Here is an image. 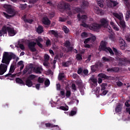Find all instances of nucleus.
Segmentation results:
<instances>
[{
  "mask_svg": "<svg viewBox=\"0 0 130 130\" xmlns=\"http://www.w3.org/2000/svg\"><path fill=\"white\" fill-rule=\"evenodd\" d=\"M11 59H16V55L12 52H4L2 63L0 64V76L4 75L8 71V67Z\"/></svg>",
  "mask_w": 130,
  "mask_h": 130,
  "instance_id": "f257e3e1",
  "label": "nucleus"
},
{
  "mask_svg": "<svg viewBox=\"0 0 130 130\" xmlns=\"http://www.w3.org/2000/svg\"><path fill=\"white\" fill-rule=\"evenodd\" d=\"M3 7L5 9H6V11L8 14L12 15H10L5 12H4L3 15L4 17H5L7 19H10V18L14 17L15 15H16V12L15 11V10L12 8V6L10 5L5 4L4 5Z\"/></svg>",
  "mask_w": 130,
  "mask_h": 130,
  "instance_id": "f03ea898",
  "label": "nucleus"
},
{
  "mask_svg": "<svg viewBox=\"0 0 130 130\" xmlns=\"http://www.w3.org/2000/svg\"><path fill=\"white\" fill-rule=\"evenodd\" d=\"M16 66L17 62H14L11 64L9 72L8 74L5 76V78H7V77H8L9 78H15L17 76V74H14V73H15V70L17 69V67H16Z\"/></svg>",
  "mask_w": 130,
  "mask_h": 130,
  "instance_id": "7ed1b4c3",
  "label": "nucleus"
},
{
  "mask_svg": "<svg viewBox=\"0 0 130 130\" xmlns=\"http://www.w3.org/2000/svg\"><path fill=\"white\" fill-rule=\"evenodd\" d=\"M28 49H29L30 51L31 52H35V51H37V49L35 46H36V43L34 42H29L27 45Z\"/></svg>",
  "mask_w": 130,
  "mask_h": 130,
  "instance_id": "20e7f679",
  "label": "nucleus"
},
{
  "mask_svg": "<svg viewBox=\"0 0 130 130\" xmlns=\"http://www.w3.org/2000/svg\"><path fill=\"white\" fill-rule=\"evenodd\" d=\"M100 28H101V25L96 23H92L89 26L90 30H92V31H96V30H98Z\"/></svg>",
  "mask_w": 130,
  "mask_h": 130,
  "instance_id": "39448f33",
  "label": "nucleus"
},
{
  "mask_svg": "<svg viewBox=\"0 0 130 130\" xmlns=\"http://www.w3.org/2000/svg\"><path fill=\"white\" fill-rule=\"evenodd\" d=\"M7 32L9 36H15V35L17 34L16 30H15L13 27L8 26Z\"/></svg>",
  "mask_w": 130,
  "mask_h": 130,
  "instance_id": "423d86ee",
  "label": "nucleus"
},
{
  "mask_svg": "<svg viewBox=\"0 0 130 130\" xmlns=\"http://www.w3.org/2000/svg\"><path fill=\"white\" fill-rule=\"evenodd\" d=\"M113 16H114V17H115V18H115V20L116 23H117V22H119L120 21H121V20L123 19L122 14H119L117 13H113Z\"/></svg>",
  "mask_w": 130,
  "mask_h": 130,
  "instance_id": "0eeeda50",
  "label": "nucleus"
},
{
  "mask_svg": "<svg viewBox=\"0 0 130 130\" xmlns=\"http://www.w3.org/2000/svg\"><path fill=\"white\" fill-rule=\"evenodd\" d=\"M118 40L121 49H122V50H124L125 48V41H124L122 38H118Z\"/></svg>",
  "mask_w": 130,
  "mask_h": 130,
  "instance_id": "6e6552de",
  "label": "nucleus"
},
{
  "mask_svg": "<svg viewBox=\"0 0 130 130\" xmlns=\"http://www.w3.org/2000/svg\"><path fill=\"white\" fill-rule=\"evenodd\" d=\"M108 24H109V22L107 19L102 18L101 19V26H103L105 28H107Z\"/></svg>",
  "mask_w": 130,
  "mask_h": 130,
  "instance_id": "1a4fd4ad",
  "label": "nucleus"
},
{
  "mask_svg": "<svg viewBox=\"0 0 130 130\" xmlns=\"http://www.w3.org/2000/svg\"><path fill=\"white\" fill-rule=\"evenodd\" d=\"M78 21H81L82 23H86L87 22V15H82L81 16V14L79 13L77 15Z\"/></svg>",
  "mask_w": 130,
  "mask_h": 130,
  "instance_id": "9d476101",
  "label": "nucleus"
},
{
  "mask_svg": "<svg viewBox=\"0 0 130 130\" xmlns=\"http://www.w3.org/2000/svg\"><path fill=\"white\" fill-rule=\"evenodd\" d=\"M107 42L106 41H102L101 42V46H100V49L103 51H105L108 47L107 46Z\"/></svg>",
  "mask_w": 130,
  "mask_h": 130,
  "instance_id": "9b49d317",
  "label": "nucleus"
},
{
  "mask_svg": "<svg viewBox=\"0 0 130 130\" xmlns=\"http://www.w3.org/2000/svg\"><path fill=\"white\" fill-rule=\"evenodd\" d=\"M117 24H118L120 28L123 30L124 29H125V27H126L125 25V21H124L123 19L120 20V21H117Z\"/></svg>",
  "mask_w": 130,
  "mask_h": 130,
  "instance_id": "f8f14e48",
  "label": "nucleus"
},
{
  "mask_svg": "<svg viewBox=\"0 0 130 130\" xmlns=\"http://www.w3.org/2000/svg\"><path fill=\"white\" fill-rule=\"evenodd\" d=\"M33 71L36 74H42V71H43V69H42V67H34L33 69Z\"/></svg>",
  "mask_w": 130,
  "mask_h": 130,
  "instance_id": "ddd939ff",
  "label": "nucleus"
},
{
  "mask_svg": "<svg viewBox=\"0 0 130 130\" xmlns=\"http://www.w3.org/2000/svg\"><path fill=\"white\" fill-rule=\"evenodd\" d=\"M42 23L44 25H47V26H49L51 24V21L47 17H44L42 19Z\"/></svg>",
  "mask_w": 130,
  "mask_h": 130,
  "instance_id": "4468645a",
  "label": "nucleus"
},
{
  "mask_svg": "<svg viewBox=\"0 0 130 130\" xmlns=\"http://www.w3.org/2000/svg\"><path fill=\"white\" fill-rule=\"evenodd\" d=\"M119 71V68L117 67H114L112 68H108L107 70V72H110V73H117Z\"/></svg>",
  "mask_w": 130,
  "mask_h": 130,
  "instance_id": "2eb2a0df",
  "label": "nucleus"
},
{
  "mask_svg": "<svg viewBox=\"0 0 130 130\" xmlns=\"http://www.w3.org/2000/svg\"><path fill=\"white\" fill-rule=\"evenodd\" d=\"M88 7H89V3L87 1H83L81 5V8L85 10V9H87Z\"/></svg>",
  "mask_w": 130,
  "mask_h": 130,
  "instance_id": "dca6fc26",
  "label": "nucleus"
},
{
  "mask_svg": "<svg viewBox=\"0 0 130 130\" xmlns=\"http://www.w3.org/2000/svg\"><path fill=\"white\" fill-rule=\"evenodd\" d=\"M98 77L102 79H104L105 80H109V79H110V76H108L103 73L99 74Z\"/></svg>",
  "mask_w": 130,
  "mask_h": 130,
  "instance_id": "f3484780",
  "label": "nucleus"
},
{
  "mask_svg": "<svg viewBox=\"0 0 130 130\" xmlns=\"http://www.w3.org/2000/svg\"><path fill=\"white\" fill-rule=\"evenodd\" d=\"M49 33L53 35L55 38H58V32L57 30H51L49 31Z\"/></svg>",
  "mask_w": 130,
  "mask_h": 130,
  "instance_id": "a211bd4d",
  "label": "nucleus"
},
{
  "mask_svg": "<svg viewBox=\"0 0 130 130\" xmlns=\"http://www.w3.org/2000/svg\"><path fill=\"white\" fill-rule=\"evenodd\" d=\"M15 81L17 84H20L21 85H23V86H25V82H24V81H23V80H22V79L19 77H17L16 78Z\"/></svg>",
  "mask_w": 130,
  "mask_h": 130,
  "instance_id": "6ab92c4d",
  "label": "nucleus"
},
{
  "mask_svg": "<svg viewBox=\"0 0 130 130\" xmlns=\"http://www.w3.org/2000/svg\"><path fill=\"white\" fill-rule=\"evenodd\" d=\"M125 5V7L126 10L130 9V1L129 0H123Z\"/></svg>",
  "mask_w": 130,
  "mask_h": 130,
  "instance_id": "aec40b11",
  "label": "nucleus"
},
{
  "mask_svg": "<svg viewBox=\"0 0 130 130\" xmlns=\"http://www.w3.org/2000/svg\"><path fill=\"white\" fill-rule=\"evenodd\" d=\"M77 111H78V109H77V107H74L73 110L69 113V116H74V115H76L77 114Z\"/></svg>",
  "mask_w": 130,
  "mask_h": 130,
  "instance_id": "412c9836",
  "label": "nucleus"
},
{
  "mask_svg": "<svg viewBox=\"0 0 130 130\" xmlns=\"http://www.w3.org/2000/svg\"><path fill=\"white\" fill-rule=\"evenodd\" d=\"M25 85L28 87H32V86H33V82L30 79L27 78L25 81Z\"/></svg>",
  "mask_w": 130,
  "mask_h": 130,
  "instance_id": "4be33fe9",
  "label": "nucleus"
},
{
  "mask_svg": "<svg viewBox=\"0 0 130 130\" xmlns=\"http://www.w3.org/2000/svg\"><path fill=\"white\" fill-rule=\"evenodd\" d=\"M62 8L66 11H71V5H70L69 4L65 3L63 6Z\"/></svg>",
  "mask_w": 130,
  "mask_h": 130,
  "instance_id": "5701e85b",
  "label": "nucleus"
},
{
  "mask_svg": "<svg viewBox=\"0 0 130 130\" xmlns=\"http://www.w3.org/2000/svg\"><path fill=\"white\" fill-rule=\"evenodd\" d=\"M121 110H122V106L120 104L115 108V112L118 113V112H121Z\"/></svg>",
  "mask_w": 130,
  "mask_h": 130,
  "instance_id": "b1692460",
  "label": "nucleus"
},
{
  "mask_svg": "<svg viewBox=\"0 0 130 130\" xmlns=\"http://www.w3.org/2000/svg\"><path fill=\"white\" fill-rule=\"evenodd\" d=\"M22 19L24 23H28L29 24H32V23H33L32 19H28L26 18V16L25 15L23 17H22Z\"/></svg>",
  "mask_w": 130,
  "mask_h": 130,
  "instance_id": "393cba45",
  "label": "nucleus"
},
{
  "mask_svg": "<svg viewBox=\"0 0 130 130\" xmlns=\"http://www.w3.org/2000/svg\"><path fill=\"white\" fill-rule=\"evenodd\" d=\"M113 51L115 53V55H119L120 56L121 54H122V53H121V51L118 50L117 49L113 47Z\"/></svg>",
  "mask_w": 130,
  "mask_h": 130,
  "instance_id": "a878e982",
  "label": "nucleus"
},
{
  "mask_svg": "<svg viewBox=\"0 0 130 130\" xmlns=\"http://www.w3.org/2000/svg\"><path fill=\"white\" fill-rule=\"evenodd\" d=\"M110 25L113 27V29L115 30L116 31H119V28L116 25L114 22L113 21H111L110 23Z\"/></svg>",
  "mask_w": 130,
  "mask_h": 130,
  "instance_id": "bb28decb",
  "label": "nucleus"
},
{
  "mask_svg": "<svg viewBox=\"0 0 130 130\" xmlns=\"http://www.w3.org/2000/svg\"><path fill=\"white\" fill-rule=\"evenodd\" d=\"M45 125H46V127H58V125H54L50 123H46L45 124Z\"/></svg>",
  "mask_w": 130,
  "mask_h": 130,
  "instance_id": "cd10ccee",
  "label": "nucleus"
},
{
  "mask_svg": "<svg viewBox=\"0 0 130 130\" xmlns=\"http://www.w3.org/2000/svg\"><path fill=\"white\" fill-rule=\"evenodd\" d=\"M65 78L64 73H59L58 76V81H61Z\"/></svg>",
  "mask_w": 130,
  "mask_h": 130,
  "instance_id": "c85d7f7f",
  "label": "nucleus"
},
{
  "mask_svg": "<svg viewBox=\"0 0 130 130\" xmlns=\"http://www.w3.org/2000/svg\"><path fill=\"white\" fill-rule=\"evenodd\" d=\"M1 31H2V32H3L4 35H5V34H7L8 32V26L4 25L2 27Z\"/></svg>",
  "mask_w": 130,
  "mask_h": 130,
  "instance_id": "c756f323",
  "label": "nucleus"
},
{
  "mask_svg": "<svg viewBox=\"0 0 130 130\" xmlns=\"http://www.w3.org/2000/svg\"><path fill=\"white\" fill-rule=\"evenodd\" d=\"M104 51H105L106 52H109V53H110V54H112V55H114V53L113 52V51L110 47H108L107 49L105 50Z\"/></svg>",
  "mask_w": 130,
  "mask_h": 130,
  "instance_id": "7c9ffc66",
  "label": "nucleus"
},
{
  "mask_svg": "<svg viewBox=\"0 0 130 130\" xmlns=\"http://www.w3.org/2000/svg\"><path fill=\"white\" fill-rule=\"evenodd\" d=\"M90 69H91V71L92 73H95V72H96V71L98 70V68L96 67V66L95 65H92L90 67Z\"/></svg>",
  "mask_w": 130,
  "mask_h": 130,
  "instance_id": "2f4dec72",
  "label": "nucleus"
},
{
  "mask_svg": "<svg viewBox=\"0 0 130 130\" xmlns=\"http://www.w3.org/2000/svg\"><path fill=\"white\" fill-rule=\"evenodd\" d=\"M43 31V27L41 26H39L37 28V32L39 34L42 33Z\"/></svg>",
  "mask_w": 130,
  "mask_h": 130,
  "instance_id": "473e14b6",
  "label": "nucleus"
},
{
  "mask_svg": "<svg viewBox=\"0 0 130 130\" xmlns=\"http://www.w3.org/2000/svg\"><path fill=\"white\" fill-rule=\"evenodd\" d=\"M70 64H72V61L71 60H68L63 63V67H65L66 68L69 67Z\"/></svg>",
  "mask_w": 130,
  "mask_h": 130,
  "instance_id": "72a5a7b5",
  "label": "nucleus"
},
{
  "mask_svg": "<svg viewBox=\"0 0 130 130\" xmlns=\"http://www.w3.org/2000/svg\"><path fill=\"white\" fill-rule=\"evenodd\" d=\"M130 18V10H127L126 13L125 20L128 21V19Z\"/></svg>",
  "mask_w": 130,
  "mask_h": 130,
  "instance_id": "f704fd0d",
  "label": "nucleus"
},
{
  "mask_svg": "<svg viewBox=\"0 0 130 130\" xmlns=\"http://www.w3.org/2000/svg\"><path fill=\"white\" fill-rule=\"evenodd\" d=\"M59 109H61V110H63L64 111H68V110H69V106H66L64 107L62 106L59 107Z\"/></svg>",
  "mask_w": 130,
  "mask_h": 130,
  "instance_id": "c9c22d12",
  "label": "nucleus"
},
{
  "mask_svg": "<svg viewBox=\"0 0 130 130\" xmlns=\"http://www.w3.org/2000/svg\"><path fill=\"white\" fill-rule=\"evenodd\" d=\"M95 65L96 66L97 68L99 69V68H101V67H103V63H102V62L100 61H98L95 62Z\"/></svg>",
  "mask_w": 130,
  "mask_h": 130,
  "instance_id": "e433bc0d",
  "label": "nucleus"
},
{
  "mask_svg": "<svg viewBox=\"0 0 130 130\" xmlns=\"http://www.w3.org/2000/svg\"><path fill=\"white\" fill-rule=\"evenodd\" d=\"M107 87V83H102L101 85V91H104Z\"/></svg>",
  "mask_w": 130,
  "mask_h": 130,
  "instance_id": "4c0bfd02",
  "label": "nucleus"
},
{
  "mask_svg": "<svg viewBox=\"0 0 130 130\" xmlns=\"http://www.w3.org/2000/svg\"><path fill=\"white\" fill-rule=\"evenodd\" d=\"M71 95H72V92H71V90H67L66 93L67 98H70V97H71Z\"/></svg>",
  "mask_w": 130,
  "mask_h": 130,
  "instance_id": "58836bf2",
  "label": "nucleus"
},
{
  "mask_svg": "<svg viewBox=\"0 0 130 130\" xmlns=\"http://www.w3.org/2000/svg\"><path fill=\"white\" fill-rule=\"evenodd\" d=\"M62 29L66 34H68L70 32V29L66 26H64Z\"/></svg>",
  "mask_w": 130,
  "mask_h": 130,
  "instance_id": "ea45409f",
  "label": "nucleus"
},
{
  "mask_svg": "<svg viewBox=\"0 0 130 130\" xmlns=\"http://www.w3.org/2000/svg\"><path fill=\"white\" fill-rule=\"evenodd\" d=\"M27 8V4H20L19 6V9L21 10H25Z\"/></svg>",
  "mask_w": 130,
  "mask_h": 130,
  "instance_id": "a19ab883",
  "label": "nucleus"
},
{
  "mask_svg": "<svg viewBox=\"0 0 130 130\" xmlns=\"http://www.w3.org/2000/svg\"><path fill=\"white\" fill-rule=\"evenodd\" d=\"M76 58L77 60H82L83 57H82V54L78 53L76 55Z\"/></svg>",
  "mask_w": 130,
  "mask_h": 130,
  "instance_id": "79ce46f5",
  "label": "nucleus"
},
{
  "mask_svg": "<svg viewBox=\"0 0 130 130\" xmlns=\"http://www.w3.org/2000/svg\"><path fill=\"white\" fill-rule=\"evenodd\" d=\"M38 82L40 84H43V83H44V78L39 77L38 79Z\"/></svg>",
  "mask_w": 130,
  "mask_h": 130,
  "instance_id": "37998d69",
  "label": "nucleus"
},
{
  "mask_svg": "<svg viewBox=\"0 0 130 130\" xmlns=\"http://www.w3.org/2000/svg\"><path fill=\"white\" fill-rule=\"evenodd\" d=\"M102 59L104 62H109L110 61V59L106 57H103Z\"/></svg>",
  "mask_w": 130,
  "mask_h": 130,
  "instance_id": "c03bdc74",
  "label": "nucleus"
},
{
  "mask_svg": "<svg viewBox=\"0 0 130 130\" xmlns=\"http://www.w3.org/2000/svg\"><path fill=\"white\" fill-rule=\"evenodd\" d=\"M83 69L82 68H79L77 71V74L78 75H83Z\"/></svg>",
  "mask_w": 130,
  "mask_h": 130,
  "instance_id": "a18cd8bd",
  "label": "nucleus"
},
{
  "mask_svg": "<svg viewBox=\"0 0 130 130\" xmlns=\"http://www.w3.org/2000/svg\"><path fill=\"white\" fill-rule=\"evenodd\" d=\"M45 86H46V87H48V86H49V85H50V81H49V79H47L45 82Z\"/></svg>",
  "mask_w": 130,
  "mask_h": 130,
  "instance_id": "49530a36",
  "label": "nucleus"
},
{
  "mask_svg": "<svg viewBox=\"0 0 130 130\" xmlns=\"http://www.w3.org/2000/svg\"><path fill=\"white\" fill-rule=\"evenodd\" d=\"M36 42L37 43H40V42H43V39L40 37H38L36 40Z\"/></svg>",
  "mask_w": 130,
  "mask_h": 130,
  "instance_id": "de8ad7c7",
  "label": "nucleus"
},
{
  "mask_svg": "<svg viewBox=\"0 0 130 130\" xmlns=\"http://www.w3.org/2000/svg\"><path fill=\"white\" fill-rule=\"evenodd\" d=\"M71 46V42L70 41H66L64 44L65 47H68Z\"/></svg>",
  "mask_w": 130,
  "mask_h": 130,
  "instance_id": "09e8293b",
  "label": "nucleus"
},
{
  "mask_svg": "<svg viewBox=\"0 0 130 130\" xmlns=\"http://www.w3.org/2000/svg\"><path fill=\"white\" fill-rule=\"evenodd\" d=\"M44 60L46 62L49 61V55L45 54L44 56Z\"/></svg>",
  "mask_w": 130,
  "mask_h": 130,
  "instance_id": "8fccbe9b",
  "label": "nucleus"
},
{
  "mask_svg": "<svg viewBox=\"0 0 130 130\" xmlns=\"http://www.w3.org/2000/svg\"><path fill=\"white\" fill-rule=\"evenodd\" d=\"M91 81L92 82L93 85L94 86H97V85H98L97 80H96L95 79H92Z\"/></svg>",
  "mask_w": 130,
  "mask_h": 130,
  "instance_id": "3c124183",
  "label": "nucleus"
},
{
  "mask_svg": "<svg viewBox=\"0 0 130 130\" xmlns=\"http://www.w3.org/2000/svg\"><path fill=\"white\" fill-rule=\"evenodd\" d=\"M82 74H84L85 76H88V74H89V71L87 69H84L83 70Z\"/></svg>",
  "mask_w": 130,
  "mask_h": 130,
  "instance_id": "603ef678",
  "label": "nucleus"
},
{
  "mask_svg": "<svg viewBox=\"0 0 130 130\" xmlns=\"http://www.w3.org/2000/svg\"><path fill=\"white\" fill-rule=\"evenodd\" d=\"M36 78V75L31 74L28 77V79H30V80H33L34 79H35Z\"/></svg>",
  "mask_w": 130,
  "mask_h": 130,
  "instance_id": "864d4df0",
  "label": "nucleus"
},
{
  "mask_svg": "<svg viewBox=\"0 0 130 130\" xmlns=\"http://www.w3.org/2000/svg\"><path fill=\"white\" fill-rule=\"evenodd\" d=\"M82 24H81V26H83L84 28H89V25L86 24V22H82Z\"/></svg>",
  "mask_w": 130,
  "mask_h": 130,
  "instance_id": "5fc2aeb1",
  "label": "nucleus"
},
{
  "mask_svg": "<svg viewBox=\"0 0 130 130\" xmlns=\"http://www.w3.org/2000/svg\"><path fill=\"white\" fill-rule=\"evenodd\" d=\"M67 48H68V52H72V51H73L74 49V47H71V46L67 47Z\"/></svg>",
  "mask_w": 130,
  "mask_h": 130,
  "instance_id": "6e6d98bb",
  "label": "nucleus"
},
{
  "mask_svg": "<svg viewBox=\"0 0 130 130\" xmlns=\"http://www.w3.org/2000/svg\"><path fill=\"white\" fill-rule=\"evenodd\" d=\"M72 88L73 90H74V91H77V86H76V84L75 83H72Z\"/></svg>",
  "mask_w": 130,
  "mask_h": 130,
  "instance_id": "4d7b16f0",
  "label": "nucleus"
},
{
  "mask_svg": "<svg viewBox=\"0 0 130 130\" xmlns=\"http://www.w3.org/2000/svg\"><path fill=\"white\" fill-rule=\"evenodd\" d=\"M89 38H90V42H94V41L96 40V37L95 36H92Z\"/></svg>",
  "mask_w": 130,
  "mask_h": 130,
  "instance_id": "13d9d810",
  "label": "nucleus"
},
{
  "mask_svg": "<svg viewBox=\"0 0 130 130\" xmlns=\"http://www.w3.org/2000/svg\"><path fill=\"white\" fill-rule=\"evenodd\" d=\"M46 45L47 46H49L50 45H51V43L50 42V40L48 39L46 42Z\"/></svg>",
  "mask_w": 130,
  "mask_h": 130,
  "instance_id": "bf43d9fd",
  "label": "nucleus"
},
{
  "mask_svg": "<svg viewBox=\"0 0 130 130\" xmlns=\"http://www.w3.org/2000/svg\"><path fill=\"white\" fill-rule=\"evenodd\" d=\"M90 38H88L87 39H86L84 41V44H87V43H88L89 42H91V40H90Z\"/></svg>",
  "mask_w": 130,
  "mask_h": 130,
  "instance_id": "052dcab7",
  "label": "nucleus"
},
{
  "mask_svg": "<svg viewBox=\"0 0 130 130\" xmlns=\"http://www.w3.org/2000/svg\"><path fill=\"white\" fill-rule=\"evenodd\" d=\"M111 3L113 4V7H116L117 5H118V3L115 1H110Z\"/></svg>",
  "mask_w": 130,
  "mask_h": 130,
  "instance_id": "680f3d73",
  "label": "nucleus"
},
{
  "mask_svg": "<svg viewBox=\"0 0 130 130\" xmlns=\"http://www.w3.org/2000/svg\"><path fill=\"white\" fill-rule=\"evenodd\" d=\"M60 94L61 95H62L63 97H66V92H64V90H61L60 92Z\"/></svg>",
  "mask_w": 130,
  "mask_h": 130,
  "instance_id": "e2e57ef3",
  "label": "nucleus"
},
{
  "mask_svg": "<svg viewBox=\"0 0 130 130\" xmlns=\"http://www.w3.org/2000/svg\"><path fill=\"white\" fill-rule=\"evenodd\" d=\"M19 48H20V49H21V50H24L25 49V46H24V45H23L22 44H19Z\"/></svg>",
  "mask_w": 130,
  "mask_h": 130,
  "instance_id": "0e129e2a",
  "label": "nucleus"
},
{
  "mask_svg": "<svg viewBox=\"0 0 130 130\" xmlns=\"http://www.w3.org/2000/svg\"><path fill=\"white\" fill-rule=\"evenodd\" d=\"M75 11H76V13H80L81 12L82 9H81V8H80L79 7H77V8H75Z\"/></svg>",
  "mask_w": 130,
  "mask_h": 130,
  "instance_id": "69168bd1",
  "label": "nucleus"
},
{
  "mask_svg": "<svg viewBox=\"0 0 130 130\" xmlns=\"http://www.w3.org/2000/svg\"><path fill=\"white\" fill-rule=\"evenodd\" d=\"M98 5L99 7H100V8H103L104 7L103 4L100 1L98 2Z\"/></svg>",
  "mask_w": 130,
  "mask_h": 130,
  "instance_id": "338daca9",
  "label": "nucleus"
},
{
  "mask_svg": "<svg viewBox=\"0 0 130 130\" xmlns=\"http://www.w3.org/2000/svg\"><path fill=\"white\" fill-rule=\"evenodd\" d=\"M92 57L91 55H89L87 57V59L86 60V62H89L91 60V57Z\"/></svg>",
  "mask_w": 130,
  "mask_h": 130,
  "instance_id": "774afa93",
  "label": "nucleus"
}]
</instances>
